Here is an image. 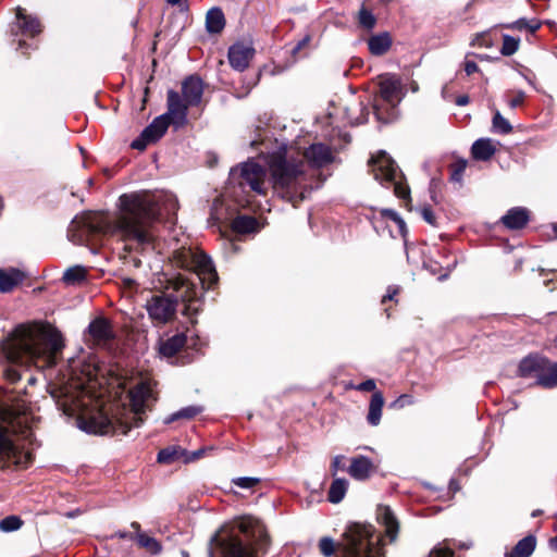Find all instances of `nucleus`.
Wrapping results in <instances>:
<instances>
[{
	"instance_id": "obj_1",
	"label": "nucleus",
	"mask_w": 557,
	"mask_h": 557,
	"mask_svg": "<svg viewBox=\"0 0 557 557\" xmlns=\"http://www.w3.org/2000/svg\"><path fill=\"white\" fill-rule=\"evenodd\" d=\"M119 200L120 213L113 222L99 214L75 218L69 228L71 240L83 244L94 236L112 233L125 243L126 250L144 251L152 245V228L162 211L174 214L178 208L173 194L154 195L145 190L124 194Z\"/></svg>"
},
{
	"instance_id": "obj_2",
	"label": "nucleus",
	"mask_w": 557,
	"mask_h": 557,
	"mask_svg": "<svg viewBox=\"0 0 557 557\" xmlns=\"http://www.w3.org/2000/svg\"><path fill=\"white\" fill-rule=\"evenodd\" d=\"M64 347L59 331L38 324H21L3 343V354L9 364L3 369L7 381L14 384L22 379L21 367L37 358L52 357Z\"/></svg>"
},
{
	"instance_id": "obj_3",
	"label": "nucleus",
	"mask_w": 557,
	"mask_h": 557,
	"mask_svg": "<svg viewBox=\"0 0 557 557\" xmlns=\"http://www.w3.org/2000/svg\"><path fill=\"white\" fill-rule=\"evenodd\" d=\"M131 412L125 417L111 419L106 413L98 411L89 417L77 420L78 428L95 435H127L133 428H139L144 423L143 414L148 408V401L153 392L149 382L143 381L128 392Z\"/></svg>"
},
{
	"instance_id": "obj_4",
	"label": "nucleus",
	"mask_w": 557,
	"mask_h": 557,
	"mask_svg": "<svg viewBox=\"0 0 557 557\" xmlns=\"http://www.w3.org/2000/svg\"><path fill=\"white\" fill-rule=\"evenodd\" d=\"M319 550L324 557H384L382 539L371 524L354 522L347 525L336 543L330 536L319 540Z\"/></svg>"
},
{
	"instance_id": "obj_5",
	"label": "nucleus",
	"mask_w": 557,
	"mask_h": 557,
	"mask_svg": "<svg viewBox=\"0 0 557 557\" xmlns=\"http://www.w3.org/2000/svg\"><path fill=\"white\" fill-rule=\"evenodd\" d=\"M270 172L274 193L294 207L312 189L307 164L302 160L277 156L270 161Z\"/></svg>"
},
{
	"instance_id": "obj_6",
	"label": "nucleus",
	"mask_w": 557,
	"mask_h": 557,
	"mask_svg": "<svg viewBox=\"0 0 557 557\" xmlns=\"http://www.w3.org/2000/svg\"><path fill=\"white\" fill-rule=\"evenodd\" d=\"M174 289L177 293L176 296L161 294L152 295L147 299L145 309L154 324H165L175 315L178 299L187 302L183 311L184 314L189 315L198 312V307L194 306L198 298V289L194 283L180 277L174 284Z\"/></svg>"
},
{
	"instance_id": "obj_7",
	"label": "nucleus",
	"mask_w": 557,
	"mask_h": 557,
	"mask_svg": "<svg viewBox=\"0 0 557 557\" xmlns=\"http://www.w3.org/2000/svg\"><path fill=\"white\" fill-rule=\"evenodd\" d=\"M238 529L242 533L250 536V529H252V536L258 537L256 544L245 543L242 539L230 535L219 542L221 557H258V549L262 548L268 543V536L253 519H243L238 523Z\"/></svg>"
},
{
	"instance_id": "obj_8",
	"label": "nucleus",
	"mask_w": 557,
	"mask_h": 557,
	"mask_svg": "<svg viewBox=\"0 0 557 557\" xmlns=\"http://www.w3.org/2000/svg\"><path fill=\"white\" fill-rule=\"evenodd\" d=\"M380 94L373 101V113L381 123H391L396 120L398 111L397 104L400 101V82L392 75L382 77L380 84Z\"/></svg>"
},
{
	"instance_id": "obj_9",
	"label": "nucleus",
	"mask_w": 557,
	"mask_h": 557,
	"mask_svg": "<svg viewBox=\"0 0 557 557\" xmlns=\"http://www.w3.org/2000/svg\"><path fill=\"white\" fill-rule=\"evenodd\" d=\"M1 417L5 425L0 426V456L15 458L18 446L10 437V434H21L25 440H28L32 436V431L27 425V418L15 414L10 410H3Z\"/></svg>"
},
{
	"instance_id": "obj_10",
	"label": "nucleus",
	"mask_w": 557,
	"mask_h": 557,
	"mask_svg": "<svg viewBox=\"0 0 557 557\" xmlns=\"http://www.w3.org/2000/svg\"><path fill=\"white\" fill-rule=\"evenodd\" d=\"M265 169L260 163L247 161L231 169L228 183L243 190L248 188L258 195H265Z\"/></svg>"
},
{
	"instance_id": "obj_11",
	"label": "nucleus",
	"mask_w": 557,
	"mask_h": 557,
	"mask_svg": "<svg viewBox=\"0 0 557 557\" xmlns=\"http://www.w3.org/2000/svg\"><path fill=\"white\" fill-rule=\"evenodd\" d=\"M369 165L376 181L381 184L393 185L397 197L405 199L409 196V188L398 181L401 174L396 162L385 151H380L375 158H372L369 161Z\"/></svg>"
},
{
	"instance_id": "obj_12",
	"label": "nucleus",
	"mask_w": 557,
	"mask_h": 557,
	"mask_svg": "<svg viewBox=\"0 0 557 557\" xmlns=\"http://www.w3.org/2000/svg\"><path fill=\"white\" fill-rule=\"evenodd\" d=\"M170 121L165 120V115L157 116L148 126H146L140 135L135 138L131 147L136 150H145L148 145L158 141L168 131Z\"/></svg>"
},
{
	"instance_id": "obj_13",
	"label": "nucleus",
	"mask_w": 557,
	"mask_h": 557,
	"mask_svg": "<svg viewBox=\"0 0 557 557\" xmlns=\"http://www.w3.org/2000/svg\"><path fill=\"white\" fill-rule=\"evenodd\" d=\"M191 263L202 288H211L218 282V273L208 255L202 251L193 253Z\"/></svg>"
},
{
	"instance_id": "obj_14",
	"label": "nucleus",
	"mask_w": 557,
	"mask_h": 557,
	"mask_svg": "<svg viewBox=\"0 0 557 557\" xmlns=\"http://www.w3.org/2000/svg\"><path fill=\"white\" fill-rule=\"evenodd\" d=\"M86 334L94 345L107 348L115 338V333L110 321L103 317L94 319L87 326Z\"/></svg>"
},
{
	"instance_id": "obj_15",
	"label": "nucleus",
	"mask_w": 557,
	"mask_h": 557,
	"mask_svg": "<svg viewBox=\"0 0 557 557\" xmlns=\"http://www.w3.org/2000/svg\"><path fill=\"white\" fill-rule=\"evenodd\" d=\"M166 100L168 111L163 114L165 120H169L170 124L174 125L175 128L184 126L187 123V110L190 106L173 89L168 91Z\"/></svg>"
},
{
	"instance_id": "obj_16",
	"label": "nucleus",
	"mask_w": 557,
	"mask_h": 557,
	"mask_svg": "<svg viewBox=\"0 0 557 557\" xmlns=\"http://www.w3.org/2000/svg\"><path fill=\"white\" fill-rule=\"evenodd\" d=\"M377 471V465L369 457L357 455L350 458L348 474L356 481H366Z\"/></svg>"
},
{
	"instance_id": "obj_17",
	"label": "nucleus",
	"mask_w": 557,
	"mask_h": 557,
	"mask_svg": "<svg viewBox=\"0 0 557 557\" xmlns=\"http://www.w3.org/2000/svg\"><path fill=\"white\" fill-rule=\"evenodd\" d=\"M227 55L231 66L243 72L249 66V62L255 55V49L249 45L236 42L228 48Z\"/></svg>"
},
{
	"instance_id": "obj_18",
	"label": "nucleus",
	"mask_w": 557,
	"mask_h": 557,
	"mask_svg": "<svg viewBox=\"0 0 557 557\" xmlns=\"http://www.w3.org/2000/svg\"><path fill=\"white\" fill-rule=\"evenodd\" d=\"M305 158L311 168L320 169L333 162L334 156L325 144H312L305 150Z\"/></svg>"
},
{
	"instance_id": "obj_19",
	"label": "nucleus",
	"mask_w": 557,
	"mask_h": 557,
	"mask_svg": "<svg viewBox=\"0 0 557 557\" xmlns=\"http://www.w3.org/2000/svg\"><path fill=\"white\" fill-rule=\"evenodd\" d=\"M203 95V82L197 75H189L182 83V96L190 107L198 106Z\"/></svg>"
},
{
	"instance_id": "obj_20",
	"label": "nucleus",
	"mask_w": 557,
	"mask_h": 557,
	"mask_svg": "<svg viewBox=\"0 0 557 557\" xmlns=\"http://www.w3.org/2000/svg\"><path fill=\"white\" fill-rule=\"evenodd\" d=\"M188 343V337L185 333H176L173 336L162 339L159 343V354L162 357L171 358L175 356L185 346H195V341L191 338Z\"/></svg>"
},
{
	"instance_id": "obj_21",
	"label": "nucleus",
	"mask_w": 557,
	"mask_h": 557,
	"mask_svg": "<svg viewBox=\"0 0 557 557\" xmlns=\"http://www.w3.org/2000/svg\"><path fill=\"white\" fill-rule=\"evenodd\" d=\"M376 519L381 525L385 528V534L388 536L391 542L397 539L399 531V522L387 505H379L376 508Z\"/></svg>"
},
{
	"instance_id": "obj_22",
	"label": "nucleus",
	"mask_w": 557,
	"mask_h": 557,
	"mask_svg": "<svg viewBox=\"0 0 557 557\" xmlns=\"http://www.w3.org/2000/svg\"><path fill=\"white\" fill-rule=\"evenodd\" d=\"M529 221L530 212L524 207H513L500 218L502 224L508 230H521Z\"/></svg>"
},
{
	"instance_id": "obj_23",
	"label": "nucleus",
	"mask_w": 557,
	"mask_h": 557,
	"mask_svg": "<svg viewBox=\"0 0 557 557\" xmlns=\"http://www.w3.org/2000/svg\"><path fill=\"white\" fill-rule=\"evenodd\" d=\"M16 18L21 35L34 37L41 32L40 21L36 16L27 15L21 7L16 8Z\"/></svg>"
},
{
	"instance_id": "obj_24",
	"label": "nucleus",
	"mask_w": 557,
	"mask_h": 557,
	"mask_svg": "<svg viewBox=\"0 0 557 557\" xmlns=\"http://www.w3.org/2000/svg\"><path fill=\"white\" fill-rule=\"evenodd\" d=\"M25 273L16 268L0 269V293H11L25 280Z\"/></svg>"
},
{
	"instance_id": "obj_25",
	"label": "nucleus",
	"mask_w": 557,
	"mask_h": 557,
	"mask_svg": "<svg viewBox=\"0 0 557 557\" xmlns=\"http://www.w3.org/2000/svg\"><path fill=\"white\" fill-rule=\"evenodd\" d=\"M545 360H546L545 357L537 355V354L529 355V356L524 357L520 361L519 367H518L519 376H521V377L534 376L536 379L542 366L546 364Z\"/></svg>"
},
{
	"instance_id": "obj_26",
	"label": "nucleus",
	"mask_w": 557,
	"mask_h": 557,
	"mask_svg": "<svg viewBox=\"0 0 557 557\" xmlns=\"http://www.w3.org/2000/svg\"><path fill=\"white\" fill-rule=\"evenodd\" d=\"M545 363L536 376V384L544 388H555L557 387V362L546 358Z\"/></svg>"
},
{
	"instance_id": "obj_27",
	"label": "nucleus",
	"mask_w": 557,
	"mask_h": 557,
	"mask_svg": "<svg viewBox=\"0 0 557 557\" xmlns=\"http://www.w3.org/2000/svg\"><path fill=\"white\" fill-rule=\"evenodd\" d=\"M495 152L496 147L491 138H479L471 147V154L478 161H488Z\"/></svg>"
},
{
	"instance_id": "obj_28",
	"label": "nucleus",
	"mask_w": 557,
	"mask_h": 557,
	"mask_svg": "<svg viewBox=\"0 0 557 557\" xmlns=\"http://www.w3.org/2000/svg\"><path fill=\"white\" fill-rule=\"evenodd\" d=\"M392 46V37L387 32L373 35L368 40V48L373 55L385 54Z\"/></svg>"
},
{
	"instance_id": "obj_29",
	"label": "nucleus",
	"mask_w": 557,
	"mask_h": 557,
	"mask_svg": "<svg viewBox=\"0 0 557 557\" xmlns=\"http://www.w3.org/2000/svg\"><path fill=\"white\" fill-rule=\"evenodd\" d=\"M384 406V397L382 392H374L372 394L370 404H369V411L367 414V421L370 425L376 426L381 422L382 418V409Z\"/></svg>"
},
{
	"instance_id": "obj_30",
	"label": "nucleus",
	"mask_w": 557,
	"mask_h": 557,
	"mask_svg": "<svg viewBox=\"0 0 557 557\" xmlns=\"http://www.w3.org/2000/svg\"><path fill=\"white\" fill-rule=\"evenodd\" d=\"M536 547V537L532 534L524 536L512 547L505 557H530Z\"/></svg>"
},
{
	"instance_id": "obj_31",
	"label": "nucleus",
	"mask_w": 557,
	"mask_h": 557,
	"mask_svg": "<svg viewBox=\"0 0 557 557\" xmlns=\"http://www.w3.org/2000/svg\"><path fill=\"white\" fill-rule=\"evenodd\" d=\"M225 27V16L219 7L211 8L206 15V29L210 34H220Z\"/></svg>"
},
{
	"instance_id": "obj_32",
	"label": "nucleus",
	"mask_w": 557,
	"mask_h": 557,
	"mask_svg": "<svg viewBox=\"0 0 557 557\" xmlns=\"http://www.w3.org/2000/svg\"><path fill=\"white\" fill-rule=\"evenodd\" d=\"M202 411H203V407L202 406L190 405V406L184 407V408H182V409H180V410L169 414L163 420V423L164 424H171V423L176 422L178 420H191L196 416L201 413Z\"/></svg>"
},
{
	"instance_id": "obj_33",
	"label": "nucleus",
	"mask_w": 557,
	"mask_h": 557,
	"mask_svg": "<svg viewBox=\"0 0 557 557\" xmlns=\"http://www.w3.org/2000/svg\"><path fill=\"white\" fill-rule=\"evenodd\" d=\"M87 280V269L83 265H73L63 273L62 281L65 285L75 286Z\"/></svg>"
},
{
	"instance_id": "obj_34",
	"label": "nucleus",
	"mask_w": 557,
	"mask_h": 557,
	"mask_svg": "<svg viewBox=\"0 0 557 557\" xmlns=\"http://www.w3.org/2000/svg\"><path fill=\"white\" fill-rule=\"evenodd\" d=\"M348 481L344 478H335L327 493V500L332 504L341 503L348 490Z\"/></svg>"
},
{
	"instance_id": "obj_35",
	"label": "nucleus",
	"mask_w": 557,
	"mask_h": 557,
	"mask_svg": "<svg viewBox=\"0 0 557 557\" xmlns=\"http://www.w3.org/2000/svg\"><path fill=\"white\" fill-rule=\"evenodd\" d=\"M258 222L250 215H238L232 221V230L236 234H250L257 230Z\"/></svg>"
},
{
	"instance_id": "obj_36",
	"label": "nucleus",
	"mask_w": 557,
	"mask_h": 557,
	"mask_svg": "<svg viewBox=\"0 0 557 557\" xmlns=\"http://www.w3.org/2000/svg\"><path fill=\"white\" fill-rule=\"evenodd\" d=\"M188 451L180 446H168L161 449L157 455V460L160 463H172L181 458H185Z\"/></svg>"
},
{
	"instance_id": "obj_37",
	"label": "nucleus",
	"mask_w": 557,
	"mask_h": 557,
	"mask_svg": "<svg viewBox=\"0 0 557 557\" xmlns=\"http://www.w3.org/2000/svg\"><path fill=\"white\" fill-rule=\"evenodd\" d=\"M380 216L382 218V220H384L386 222H388V221L393 222L397 226L399 234L403 237H406V235L408 233L407 225H406L404 219L395 210L382 209L380 211Z\"/></svg>"
},
{
	"instance_id": "obj_38",
	"label": "nucleus",
	"mask_w": 557,
	"mask_h": 557,
	"mask_svg": "<svg viewBox=\"0 0 557 557\" xmlns=\"http://www.w3.org/2000/svg\"><path fill=\"white\" fill-rule=\"evenodd\" d=\"M139 546L146 548L149 553L157 555L162 550L161 544L152 536L146 533H137L135 535Z\"/></svg>"
},
{
	"instance_id": "obj_39",
	"label": "nucleus",
	"mask_w": 557,
	"mask_h": 557,
	"mask_svg": "<svg viewBox=\"0 0 557 557\" xmlns=\"http://www.w3.org/2000/svg\"><path fill=\"white\" fill-rule=\"evenodd\" d=\"M512 131V125L505 119L498 110L495 111L492 120V132L506 135Z\"/></svg>"
},
{
	"instance_id": "obj_40",
	"label": "nucleus",
	"mask_w": 557,
	"mask_h": 557,
	"mask_svg": "<svg viewBox=\"0 0 557 557\" xmlns=\"http://www.w3.org/2000/svg\"><path fill=\"white\" fill-rule=\"evenodd\" d=\"M358 23L361 27L371 30L376 25V17L370 10L362 5L359 10Z\"/></svg>"
},
{
	"instance_id": "obj_41",
	"label": "nucleus",
	"mask_w": 557,
	"mask_h": 557,
	"mask_svg": "<svg viewBox=\"0 0 557 557\" xmlns=\"http://www.w3.org/2000/svg\"><path fill=\"white\" fill-rule=\"evenodd\" d=\"M506 27L512 28V29H518V30L528 29L531 33H534L541 27V23H540V21H537L535 18L527 20V18L522 17V18L515 21L511 24L506 25Z\"/></svg>"
},
{
	"instance_id": "obj_42",
	"label": "nucleus",
	"mask_w": 557,
	"mask_h": 557,
	"mask_svg": "<svg viewBox=\"0 0 557 557\" xmlns=\"http://www.w3.org/2000/svg\"><path fill=\"white\" fill-rule=\"evenodd\" d=\"M520 39L510 35L503 36V45L500 48V53L505 57L512 55L519 49Z\"/></svg>"
},
{
	"instance_id": "obj_43",
	"label": "nucleus",
	"mask_w": 557,
	"mask_h": 557,
	"mask_svg": "<svg viewBox=\"0 0 557 557\" xmlns=\"http://www.w3.org/2000/svg\"><path fill=\"white\" fill-rule=\"evenodd\" d=\"M455 265H456V262H454V264L451 267L447 265L446 271L444 273H441L440 272L441 267L437 262H435L433 260H428V261L423 262L424 269L428 270L433 275L438 274L440 281L446 280L448 277L450 271L455 268Z\"/></svg>"
},
{
	"instance_id": "obj_44",
	"label": "nucleus",
	"mask_w": 557,
	"mask_h": 557,
	"mask_svg": "<svg viewBox=\"0 0 557 557\" xmlns=\"http://www.w3.org/2000/svg\"><path fill=\"white\" fill-rule=\"evenodd\" d=\"M23 525V521L17 516H8L0 520V530L3 532H13Z\"/></svg>"
},
{
	"instance_id": "obj_45",
	"label": "nucleus",
	"mask_w": 557,
	"mask_h": 557,
	"mask_svg": "<svg viewBox=\"0 0 557 557\" xmlns=\"http://www.w3.org/2000/svg\"><path fill=\"white\" fill-rule=\"evenodd\" d=\"M231 483L243 490H252L260 483V479L253 476H238L233 478Z\"/></svg>"
},
{
	"instance_id": "obj_46",
	"label": "nucleus",
	"mask_w": 557,
	"mask_h": 557,
	"mask_svg": "<svg viewBox=\"0 0 557 557\" xmlns=\"http://www.w3.org/2000/svg\"><path fill=\"white\" fill-rule=\"evenodd\" d=\"M428 557H456L454 550L447 546L446 542H443L435 546Z\"/></svg>"
},
{
	"instance_id": "obj_47",
	"label": "nucleus",
	"mask_w": 557,
	"mask_h": 557,
	"mask_svg": "<svg viewBox=\"0 0 557 557\" xmlns=\"http://www.w3.org/2000/svg\"><path fill=\"white\" fill-rule=\"evenodd\" d=\"M466 168H467L466 160L461 159V160L456 161L451 165L450 180L454 182H461Z\"/></svg>"
},
{
	"instance_id": "obj_48",
	"label": "nucleus",
	"mask_w": 557,
	"mask_h": 557,
	"mask_svg": "<svg viewBox=\"0 0 557 557\" xmlns=\"http://www.w3.org/2000/svg\"><path fill=\"white\" fill-rule=\"evenodd\" d=\"M359 111H360V114L357 117H351L349 115V110H347V115L349 117L351 125H361V124H364L366 122H368L369 109L366 106H363L362 103H360Z\"/></svg>"
},
{
	"instance_id": "obj_49",
	"label": "nucleus",
	"mask_w": 557,
	"mask_h": 557,
	"mask_svg": "<svg viewBox=\"0 0 557 557\" xmlns=\"http://www.w3.org/2000/svg\"><path fill=\"white\" fill-rule=\"evenodd\" d=\"M351 388L359 392H374L376 388V383L373 379H368L357 385H351Z\"/></svg>"
},
{
	"instance_id": "obj_50",
	"label": "nucleus",
	"mask_w": 557,
	"mask_h": 557,
	"mask_svg": "<svg viewBox=\"0 0 557 557\" xmlns=\"http://www.w3.org/2000/svg\"><path fill=\"white\" fill-rule=\"evenodd\" d=\"M421 215L426 223L431 225L436 224V218L431 207H423L421 209Z\"/></svg>"
},
{
	"instance_id": "obj_51",
	"label": "nucleus",
	"mask_w": 557,
	"mask_h": 557,
	"mask_svg": "<svg viewBox=\"0 0 557 557\" xmlns=\"http://www.w3.org/2000/svg\"><path fill=\"white\" fill-rule=\"evenodd\" d=\"M344 458L343 455H337L333 458L331 463V473L333 476H335L341 469H344V465L342 463Z\"/></svg>"
},
{
	"instance_id": "obj_52",
	"label": "nucleus",
	"mask_w": 557,
	"mask_h": 557,
	"mask_svg": "<svg viewBox=\"0 0 557 557\" xmlns=\"http://www.w3.org/2000/svg\"><path fill=\"white\" fill-rule=\"evenodd\" d=\"M525 99V94L522 90H519L516 92V95L509 100L508 104L510 108L515 109L517 107H520Z\"/></svg>"
},
{
	"instance_id": "obj_53",
	"label": "nucleus",
	"mask_w": 557,
	"mask_h": 557,
	"mask_svg": "<svg viewBox=\"0 0 557 557\" xmlns=\"http://www.w3.org/2000/svg\"><path fill=\"white\" fill-rule=\"evenodd\" d=\"M400 287L397 285L388 286L386 294L382 297V304H385L387 300H394L395 297L399 294Z\"/></svg>"
},
{
	"instance_id": "obj_54",
	"label": "nucleus",
	"mask_w": 557,
	"mask_h": 557,
	"mask_svg": "<svg viewBox=\"0 0 557 557\" xmlns=\"http://www.w3.org/2000/svg\"><path fill=\"white\" fill-rule=\"evenodd\" d=\"M465 72L467 75H471L479 71V66L474 61L466 60L465 61Z\"/></svg>"
},
{
	"instance_id": "obj_55",
	"label": "nucleus",
	"mask_w": 557,
	"mask_h": 557,
	"mask_svg": "<svg viewBox=\"0 0 557 557\" xmlns=\"http://www.w3.org/2000/svg\"><path fill=\"white\" fill-rule=\"evenodd\" d=\"M406 404H412L411 396L407 394L400 395L393 404V406L399 405V407L405 406Z\"/></svg>"
},
{
	"instance_id": "obj_56",
	"label": "nucleus",
	"mask_w": 557,
	"mask_h": 557,
	"mask_svg": "<svg viewBox=\"0 0 557 557\" xmlns=\"http://www.w3.org/2000/svg\"><path fill=\"white\" fill-rule=\"evenodd\" d=\"M201 455H202L201 449L195 450V451L190 453V455H188V456L186 455L184 460H185V462L194 461V460L200 458Z\"/></svg>"
},
{
	"instance_id": "obj_57",
	"label": "nucleus",
	"mask_w": 557,
	"mask_h": 557,
	"mask_svg": "<svg viewBox=\"0 0 557 557\" xmlns=\"http://www.w3.org/2000/svg\"><path fill=\"white\" fill-rule=\"evenodd\" d=\"M469 103V97L467 95H461L456 98V104L457 106H466Z\"/></svg>"
},
{
	"instance_id": "obj_58",
	"label": "nucleus",
	"mask_w": 557,
	"mask_h": 557,
	"mask_svg": "<svg viewBox=\"0 0 557 557\" xmlns=\"http://www.w3.org/2000/svg\"><path fill=\"white\" fill-rule=\"evenodd\" d=\"M183 0H166V2L171 5H180L182 3ZM184 8L185 9H188V3H187V0H185L184 2Z\"/></svg>"
},
{
	"instance_id": "obj_59",
	"label": "nucleus",
	"mask_w": 557,
	"mask_h": 557,
	"mask_svg": "<svg viewBox=\"0 0 557 557\" xmlns=\"http://www.w3.org/2000/svg\"><path fill=\"white\" fill-rule=\"evenodd\" d=\"M115 536L119 537V539H127V537L133 539V535L127 533V532H125V531L116 532Z\"/></svg>"
},
{
	"instance_id": "obj_60",
	"label": "nucleus",
	"mask_w": 557,
	"mask_h": 557,
	"mask_svg": "<svg viewBox=\"0 0 557 557\" xmlns=\"http://www.w3.org/2000/svg\"><path fill=\"white\" fill-rule=\"evenodd\" d=\"M549 546L557 552V535L549 540Z\"/></svg>"
},
{
	"instance_id": "obj_61",
	"label": "nucleus",
	"mask_w": 557,
	"mask_h": 557,
	"mask_svg": "<svg viewBox=\"0 0 557 557\" xmlns=\"http://www.w3.org/2000/svg\"><path fill=\"white\" fill-rule=\"evenodd\" d=\"M131 527H132V529H134V530L136 531V534H137V533H140V532H139V530H140V524H139L138 522H136V521L132 522V523H131Z\"/></svg>"
},
{
	"instance_id": "obj_62",
	"label": "nucleus",
	"mask_w": 557,
	"mask_h": 557,
	"mask_svg": "<svg viewBox=\"0 0 557 557\" xmlns=\"http://www.w3.org/2000/svg\"><path fill=\"white\" fill-rule=\"evenodd\" d=\"M309 39L308 38H305L304 40L299 41L298 45L296 46L295 50H299L301 49L302 46H305V44L308 41Z\"/></svg>"
},
{
	"instance_id": "obj_63",
	"label": "nucleus",
	"mask_w": 557,
	"mask_h": 557,
	"mask_svg": "<svg viewBox=\"0 0 557 557\" xmlns=\"http://www.w3.org/2000/svg\"><path fill=\"white\" fill-rule=\"evenodd\" d=\"M379 102L382 104V112L384 115L387 114V104L385 102H382L381 100H379Z\"/></svg>"
},
{
	"instance_id": "obj_64",
	"label": "nucleus",
	"mask_w": 557,
	"mask_h": 557,
	"mask_svg": "<svg viewBox=\"0 0 557 557\" xmlns=\"http://www.w3.org/2000/svg\"><path fill=\"white\" fill-rule=\"evenodd\" d=\"M480 39H483V36H478L475 38V40L472 41V45H476L478 44V45L482 46L483 44L479 42Z\"/></svg>"
}]
</instances>
